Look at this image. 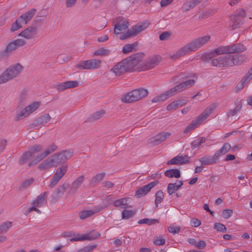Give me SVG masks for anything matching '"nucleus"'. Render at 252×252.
I'll return each instance as SVG.
<instances>
[{
	"label": "nucleus",
	"mask_w": 252,
	"mask_h": 252,
	"mask_svg": "<svg viewBox=\"0 0 252 252\" xmlns=\"http://www.w3.org/2000/svg\"><path fill=\"white\" fill-rule=\"evenodd\" d=\"M161 58L159 55H154L149 57L143 63V70L151 69L157 66L160 62Z\"/></svg>",
	"instance_id": "18"
},
{
	"label": "nucleus",
	"mask_w": 252,
	"mask_h": 252,
	"mask_svg": "<svg viewBox=\"0 0 252 252\" xmlns=\"http://www.w3.org/2000/svg\"><path fill=\"white\" fill-rule=\"evenodd\" d=\"M171 32L169 31H166L162 32L159 36L160 40H168L171 36Z\"/></svg>",
	"instance_id": "53"
},
{
	"label": "nucleus",
	"mask_w": 252,
	"mask_h": 252,
	"mask_svg": "<svg viewBox=\"0 0 252 252\" xmlns=\"http://www.w3.org/2000/svg\"><path fill=\"white\" fill-rule=\"evenodd\" d=\"M26 44V42L23 39H17L9 43L5 48L4 51L8 56L10 53L16 50L20 47L23 46Z\"/></svg>",
	"instance_id": "19"
},
{
	"label": "nucleus",
	"mask_w": 252,
	"mask_h": 252,
	"mask_svg": "<svg viewBox=\"0 0 252 252\" xmlns=\"http://www.w3.org/2000/svg\"><path fill=\"white\" fill-rule=\"evenodd\" d=\"M215 49L211 51L202 57V59L204 62H210V64L213 66L217 67H225L227 66H232L234 65H238L241 63L246 59V57L242 55H227L224 56L219 57L215 58L216 56L220 54H214L212 57L209 58L207 56L212 52H214Z\"/></svg>",
	"instance_id": "1"
},
{
	"label": "nucleus",
	"mask_w": 252,
	"mask_h": 252,
	"mask_svg": "<svg viewBox=\"0 0 252 252\" xmlns=\"http://www.w3.org/2000/svg\"><path fill=\"white\" fill-rule=\"evenodd\" d=\"M111 53V51L107 47H104L99 48L93 53L95 56H107Z\"/></svg>",
	"instance_id": "41"
},
{
	"label": "nucleus",
	"mask_w": 252,
	"mask_h": 252,
	"mask_svg": "<svg viewBox=\"0 0 252 252\" xmlns=\"http://www.w3.org/2000/svg\"><path fill=\"white\" fill-rule=\"evenodd\" d=\"M159 221L158 219H144L140 220L138 223L139 224H147L148 225H151L158 223Z\"/></svg>",
	"instance_id": "50"
},
{
	"label": "nucleus",
	"mask_w": 252,
	"mask_h": 252,
	"mask_svg": "<svg viewBox=\"0 0 252 252\" xmlns=\"http://www.w3.org/2000/svg\"><path fill=\"white\" fill-rule=\"evenodd\" d=\"M69 187V184L67 183H65L59 186L60 189L64 193L66 190Z\"/></svg>",
	"instance_id": "64"
},
{
	"label": "nucleus",
	"mask_w": 252,
	"mask_h": 252,
	"mask_svg": "<svg viewBox=\"0 0 252 252\" xmlns=\"http://www.w3.org/2000/svg\"><path fill=\"white\" fill-rule=\"evenodd\" d=\"M51 118L49 114H45L35 120L34 125L35 126H39L48 123Z\"/></svg>",
	"instance_id": "36"
},
{
	"label": "nucleus",
	"mask_w": 252,
	"mask_h": 252,
	"mask_svg": "<svg viewBox=\"0 0 252 252\" xmlns=\"http://www.w3.org/2000/svg\"><path fill=\"white\" fill-rule=\"evenodd\" d=\"M37 28L34 26L29 27L19 34V36H22L27 39H32L37 37Z\"/></svg>",
	"instance_id": "24"
},
{
	"label": "nucleus",
	"mask_w": 252,
	"mask_h": 252,
	"mask_svg": "<svg viewBox=\"0 0 252 252\" xmlns=\"http://www.w3.org/2000/svg\"><path fill=\"white\" fill-rule=\"evenodd\" d=\"M187 100L185 99H179L177 101H174L168 104L166 107V110L167 111H171L173 110L176 109L178 107H180L183 105H185L187 104Z\"/></svg>",
	"instance_id": "33"
},
{
	"label": "nucleus",
	"mask_w": 252,
	"mask_h": 252,
	"mask_svg": "<svg viewBox=\"0 0 252 252\" xmlns=\"http://www.w3.org/2000/svg\"><path fill=\"white\" fill-rule=\"evenodd\" d=\"M246 11L241 8L237 9L235 12L232 14L230 18L231 22L230 27L233 30L238 28L243 24L244 18L246 17Z\"/></svg>",
	"instance_id": "13"
},
{
	"label": "nucleus",
	"mask_w": 252,
	"mask_h": 252,
	"mask_svg": "<svg viewBox=\"0 0 252 252\" xmlns=\"http://www.w3.org/2000/svg\"><path fill=\"white\" fill-rule=\"evenodd\" d=\"M170 135L171 133L168 132L159 133L155 136L150 138L149 139V143L154 146L158 145L165 141Z\"/></svg>",
	"instance_id": "25"
},
{
	"label": "nucleus",
	"mask_w": 252,
	"mask_h": 252,
	"mask_svg": "<svg viewBox=\"0 0 252 252\" xmlns=\"http://www.w3.org/2000/svg\"><path fill=\"white\" fill-rule=\"evenodd\" d=\"M210 38L211 36L209 35H206L197 38L180 48L173 55H170V58L172 60H176L189 52L195 51L210 41Z\"/></svg>",
	"instance_id": "4"
},
{
	"label": "nucleus",
	"mask_w": 252,
	"mask_h": 252,
	"mask_svg": "<svg viewBox=\"0 0 252 252\" xmlns=\"http://www.w3.org/2000/svg\"><path fill=\"white\" fill-rule=\"evenodd\" d=\"M24 69V67L20 63L13 64L0 75V84L10 81L17 77Z\"/></svg>",
	"instance_id": "6"
},
{
	"label": "nucleus",
	"mask_w": 252,
	"mask_h": 252,
	"mask_svg": "<svg viewBox=\"0 0 252 252\" xmlns=\"http://www.w3.org/2000/svg\"><path fill=\"white\" fill-rule=\"evenodd\" d=\"M105 113V111L103 109H101L97 111L92 115H91L87 119V121L89 122H94L101 118H102Z\"/></svg>",
	"instance_id": "35"
},
{
	"label": "nucleus",
	"mask_w": 252,
	"mask_h": 252,
	"mask_svg": "<svg viewBox=\"0 0 252 252\" xmlns=\"http://www.w3.org/2000/svg\"><path fill=\"white\" fill-rule=\"evenodd\" d=\"M100 236L98 232H96L94 230L90 232L85 235L80 236L70 239L71 241H82L86 240L90 241L97 239Z\"/></svg>",
	"instance_id": "26"
},
{
	"label": "nucleus",
	"mask_w": 252,
	"mask_h": 252,
	"mask_svg": "<svg viewBox=\"0 0 252 252\" xmlns=\"http://www.w3.org/2000/svg\"><path fill=\"white\" fill-rule=\"evenodd\" d=\"M137 45V42H135L132 44H127L123 47L122 52L124 54H127L132 51V50Z\"/></svg>",
	"instance_id": "43"
},
{
	"label": "nucleus",
	"mask_w": 252,
	"mask_h": 252,
	"mask_svg": "<svg viewBox=\"0 0 252 252\" xmlns=\"http://www.w3.org/2000/svg\"><path fill=\"white\" fill-rule=\"evenodd\" d=\"M218 106V103H214L209 106L200 115L197 116L195 120L188 126L184 130V133H187L194 129L200 125L211 114L212 112Z\"/></svg>",
	"instance_id": "8"
},
{
	"label": "nucleus",
	"mask_w": 252,
	"mask_h": 252,
	"mask_svg": "<svg viewBox=\"0 0 252 252\" xmlns=\"http://www.w3.org/2000/svg\"><path fill=\"white\" fill-rule=\"evenodd\" d=\"M64 193L60 189V188L58 187L54 191L52 195V201L54 202H56Z\"/></svg>",
	"instance_id": "48"
},
{
	"label": "nucleus",
	"mask_w": 252,
	"mask_h": 252,
	"mask_svg": "<svg viewBox=\"0 0 252 252\" xmlns=\"http://www.w3.org/2000/svg\"><path fill=\"white\" fill-rule=\"evenodd\" d=\"M102 66V61L96 59H91L81 61L75 65V67L80 70H95L100 68Z\"/></svg>",
	"instance_id": "12"
},
{
	"label": "nucleus",
	"mask_w": 252,
	"mask_h": 252,
	"mask_svg": "<svg viewBox=\"0 0 252 252\" xmlns=\"http://www.w3.org/2000/svg\"><path fill=\"white\" fill-rule=\"evenodd\" d=\"M105 176L104 172L97 174L95 176L93 177L91 181L90 184L92 187H95L100 182H101Z\"/></svg>",
	"instance_id": "38"
},
{
	"label": "nucleus",
	"mask_w": 252,
	"mask_h": 252,
	"mask_svg": "<svg viewBox=\"0 0 252 252\" xmlns=\"http://www.w3.org/2000/svg\"><path fill=\"white\" fill-rule=\"evenodd\" d=\"M135 213V211L124 210L122 212V218L123 219H128L132 217Z\"/></svg>",
	"instance_id": "52"
},
{
	"label": "nucleus",
	"mask_w": 252,
	"mask_h": 252,
	"mask_svg": "<svg viewBox=\"0 0 252 252\" xmlns=\"http://www.w3.org/2000/svg\"><path fill=\"white\" fill-rule=\"evenodd\" d=\"M205 141L206 138L205 137H199L191 143L190 144L192 149H195L198 147L201 144L204 143Z\"/></svg>",
	"instance_id": "44"
},
{
	"label": "nucleus",
	"mask_w": 252,
	"mask_h": 252,
	"mask_svg": "<svg viewBox=\"0 0 252 252\" xmlns=\"http://www.w3.org/2000/svg\"><path fill=\"white\" fill-rule=\"evenodd\" d=\"M197 4L195 0H189V1L184 4L183 8L185 11H188L194 7Z\"/></svg>",
	"instance_id": "45"
},
{
	"label": "nucleus",
	"mask_w": 252,
	"mask_h": 252,
	"mask_svg": "<svg viewBox=\"0 0 252 252\" xmlns=\"http://www.w3.org/2000/svg\"><path fill=\"white\" fill-rule=\"evenodd\" d=\"M129 198H123L118 199L114 202L113 205L116 207H121L123 208H131L132 206L127 204Z\"/></svg>",
	"instance_id": "37"
},
{
	"label": "nucleus",
	"mask_w": 252,
	"mask_h": 252,
	"mask_svg": "<svg viewBox=\"0 0 252 252\" xmlns=\"http://www.w3.org/2000/svg\"><path fill=\"white\" fill-rule=\"evenodd\" d=\"M77 0H65V6L67 8H70L74 6Z\"/></svg>",
	"instance_id": "60"
},
{
	"label": "nucleus",
	"mask_w": 252,
	"mask_h": 252,
	"mask_svg": "<svg viewBox=\"0 0 252 252\" xmlns=\"http://www.w3.org/2000/svg\"><path fill=\"white\" fill-rule=\"evenodd\" d=\"M58 146L55 144L52 143L49 145L47 149L42 153L37 155L33 160L30 162L28 166L31 167L35 164H36L45 158L48 155L57 150Z\"/></svg>",
	"instance_id": "16"
},
{
	"label": "nucleus",
	"mask_w": 252,
	"mask_h": 252,
	"mask_svg": "<svg viewBox=\"0 0 252 252\" xmlns=\"http://www.w3.org/2000/svg\"><path fill=\"white\" fill-rule=\"evenodd\" d=\"M117 23L114 26V33L116 35H118L121 33L123 31L126 30L129 26V23L128 21L120 16L116 19Z\"/></svg>",
	"instance_id": "20"
},
{
	"label": "nucleus",
	"mask_w": 252,
	"mask_h": 252,
	"mask_svg": "<svg viewBox=\"0 0 252 252\" xmlns=\"http://www.w3.org/2000/svg\"><path fill=\"white\" fill-rule=\"evenodd\" d=\"M206 246V242L203 240H200L197 242L195 247L198 249H203Z\"/></svg>",
	"instance_id": "61"
},
{
	"label": "nucleus",
	"mask_w": 252,
	"mask_h": 252,
	"mask_svg": "<svg viewBox=\"0 0 252 252\" xmlns=\"http://www.w3.org/2000/svg\"><path fill=\"white\" fill-rule=\"evenodd\" d=\"M30 95L28 90L24 89L19 94L17 100V108H21L29 102Z\"/></svg>",
	"instance_id": "23"
},
{
	"label": "nucleus",
	"mask_w": 252,
	"mask_h": 252,
	"mask_svg": "<svg viewBox=\"0 0 252 252\" xmlns=\"http://www.w3.org/2000/svg\"><path fill=\"white\" fill-rule=\"evenodd\" d=\"M153 243L157 246L163 245L165 243V240L162 238H157L154 240Z\"/></svg>",
	"instance_id": "57"
},
{
	"label": "nucleus",
	"mask_w": 252,
	"mask_h": 252,
	"mask_svg": "<svg viewBox=\"0 0 252 252\" xmlns=\"http://www.w3.org/2000/svg\"><path fill=\"white\" fill-rule=\"evenodd\" d=\"M7 141L5 139L0 140V152H3L6 145Z\"/></svg>",
	"instance_id": "62"
},
{
	"label": "nucleus",
	"mask_w": 252,
	"mask_h": 252,
	"mask_svg": "<svg viewBox=\"0 0 252 252\" xmlns=\"http://www.w3.org/2000/svg\"><path fill=\"white\" fill-rule=\"evenodd\" d=\"M195 81L194 79H190L186 81H184L154 98L152 100V102L156 103L163 101L167 99L169 97H171L176 94L192 86L195 84Z\"/></svg>",
	"instance_id": "5"
},
{
	"label": "nucleus",
	"mask_w": 252,
	"mask_h": 252,
	"mask_svg": "<svg viewBox=\"0 0 252 252\" xmlns=\"http://www.w3.org/2000/svg\"><path fill=\"white\" fill-rule=\"evenodd\" d=\"M78 85L79 83L77 81H67L56 85L55 88L59 92H61L67 89L76 88Z\"/></svg>",
	"instance_id": "27"
},
{
	"label": "nucleus",
	"mask_w": 252,
	"mask_h": 252,
	"mask_svg": "<svg viewBox=\"0 0 252 252\" xmlns=\"http://www.w3.org/2000/svg\"><path fill=\"white\" fill-rule=\"evenodd\" d=\"M214 228L218 231L222 233H225L227 231V229L225 225L220 222H216L214 225Z\"/></svg>",
	"instance_id": "51"
},
{
	"label": "nucleus",
	"mask_w": 252,
	"mask_h": 252,
	"mask_svg": "<svg viewBox=\"0 0 252 252\" xmlns=\"http://www.w3.org/2000/svg\"><path fill=\"white\" fill-rule=\"evenodd\" d=\"M233 214V211L229 209H226L222 212V217L225 219L229 218Z\"/></svg>",
	"instance_id": "54"
},
{
	"label": "nucleus",
	"mask_w": 252,
	"mask_h": 252,
	"mask_svg": "<svg viewBox=\"0 0 252 252\" xmlns=\"http://www.w3.org/2000/svg\"><path fill=\"white\" fill-rule=\"evenodd\" d=\"M55 166H56L55 164L51 157L50 158L43 160L40 163L38 166V169L39 170H45Z\"/></svg>",
	"instance_id": "31"
},
{
	"label": "nucleus",
	"mask_w": 252,
	"mask_h": 252,
	"mask_svg": "<svg viewBox=\"0 0 252 252\" xmlns=\"http://www.w3.org/2000/svg\"><path fill=\"white\" fill-rule=\"evenodd\" d=\"M36 9L32 8L27 12L21 15L12 25L10 30L11 32L19 30L22 28V25H26L34 15Z\"/></svg>",
	"instance_id": "11"
},
{
	"label": "nucleus",
	"mask_w": 252,
	"mask_h": 252,
	"mask_svg": "<svg viewBox=\"0 0 252 252\" xmlns=\"http://www.w3.org/2000/svg\"><path fill=\"white\" fill-rule=\"evenodd\" d=\"M73 150H64L54 154L52 158L55 166L64 163L73 156Z\"/></svg>",
	"instance_id": "15"
},
{
	"label": "nucleus",
	"mask_w": 252,
	"mask_h": 252,
	"mask_svg": "<svg viewBox=\"0 0 252 252\" xmlns=\"http://www.w3.org/2000/svg\"><path fill=\"white\" fill-rule=\"evenodd\" d=\"M189 159L190 157L186 155L177 156L171 160L168 161L167 164H185L189 162Z\"/></svg>",
	"instance_id": "28"
},
{
	"label": "nucleus",
	"mask_w": 252,
	"mask_h": 252,
	"mask_svg": "<svg viewBox=\"0 0 252 252\" xmlns=\"http://www.w3.org/2000/svg\"><path fill=\"white\" fill-rule=\"evenodd\" d=\"M40 105V102L39 101L33 102L28 105L17 114L15 118V121H19L28 117L31 113L36 110Z\"/></svg>",
	"instance_id": "14"
},
{
	"label": "nucleus",
	"mask_w": 252,
	"mask_h": 252,
	"mask_svg": "<svg viewBox=\"0 0 252 252\" xmlns=\"http://www.w3.org/2000/svg\"><path fill=\"white\" fill-rule=\"evenodd\" d=\"M85 179V176L80 175L75 179L71 183L70 188L67 191L68 195H71L76 192Z\"/></svg>",
	"instance_id": "22"
},
{
	"label": "nucleus",
	"mask_w": 252,
	"mask_h": 252,
	"mask_svg": "<svg viewBox=\"0 0 252 252\" xmlns=\"http://www.w3.org/2000/svg\"><path fill=\"white\" fill-rule=\"evenodd\" d=\"M33 158L32 155L29 151L25 152L20 158L18 163L20 165L26 163L29 160Z\"/></svg>",
	"instance_id": "42"
},
{
	"label": "nucleus",
	"mask_w": 252,
	"mask_h": 252,
	"mask_svg": "<svg viewBox=\"0 0 252 252\" xmlns=\"http://www.w3.org/2000/svg\"><path fill=\"white\" fill-rule=\"evenodd\" d=\"M104 208V207L101 206L98 207H95L92 210H85L81 211L79 213V217L80 219L84 220L94 215V214L100 212Z\"/></svg>",
	"instance_id": "30"
},
{
	"label": "nucleus",
	"mask_w": 252,
	"mask_h": 252,
	"mask_svg": "<svg viewBox=\"0 0 252 252\" xmlns=\"http://www.w3.org/2000/svg\"><path fill=\"white\" fill-rule=\"evenodd\" d=\"M67 168V165H64L61 166L56 170V171L54 174L49 185V187L51 188H53L58 184L59 182L66 173Z\"/></svg>",
	"instance_id": "17"
},
{
	"label": "nucleus",
	"mask_w": 252,
	"mask_h": 252,
	"mask_svg": "<svg viewBox=\"0 0 252 252\" xmlns=\"http://www.w3.org/2000/svg\"><path fill=\"white\" fill-rule=\"evenodd\" d=\"M149 91L144 88L132 90L122 97V101L125 103H131L138 101L148 95Z\"/></svg>",
	"instance_id": "10"
},
{
	"label": "nucleus",
	"mask_w": 252,
	"mask_h": 252,
	"mask_svg": "<svg viewBox=\"0 0 252 252\" xmlns=\"http://www.w3.org/2000/svg\"><path fill=\"white\" fill-rule=\"evenodd\" d=\"M47 192H45L40 194L39 196H37L36 199L32 201V205H35L37 207H40L45 204L46 202V198L47 197Z\"/></svg>",
	"instance_id": "34"
},
{
	"label": "nucleus",
	"mask_w": 252,
	"mask_h": 252,
	"mask_svg": "<svg viewBox=\"0 0 252 252\" xmlns=\"http://www.w3.org/2000/svg\"><path fill=\"white\" fill-rule=\"evenodd\" d=\"M164 175L168 178H180L181 176L180 171L178 169H171L167 170L164 172Z\"/></svg>",
	"instance_id": "40"
},
{
	"label": "nucleus",
	"mask_w": 252,
	"mask_h": 252,
	"mask_svg": "<svg viewBox=\"0 0 252 252\" xmlns=\"http://www.w3.org/2000/svg\"><path fill=\"white\" fill-rule=\"evenodd\" d=\"M156 199L155 204L156 207H157L159 203H160L163 200L164 197V194L162 190H159L156 193Z\"/></svg>",
	"instance_id": "47"
},
{
	"label": "nucleus",
	"mask_w": 252,
	"mask_h": 252,
	"mask_svg": "<svg viewBox=\"0 0 252 252\" xmlns=\"http://www.w3.org/2000/svg\"><path fill=\"white\" fill-rule=\"evenodd\" d=\"M33 181V178H30L28 180H25L23 182V186L25 188L29 187Z\"/></svg>",
	"instance_id": "63"
},
{
	"label": "nucleus",
	"mask_w": 252,
	"mask_h": 252,
	"mask_svg": "<svg viewBox=\"0 0 252 252\" xmlns=\"http://www.w3.org/2000/svg\"><path fill=\"white\" fill-rule=\"evenodd\" d=\"M210 38L211 36L209 35H206L197 38L180 48L173 55H170V58L172 60H176L189 52L195 51L210 41Z\"/></svg>",
	"instance_id": "3"
},
{
	"label": "nucleus",
	"mask_w": 252,
	"mask_h": 252,
	"mask_svg": "<svg viewBox=\"0 0 252 252\" xmlns=\"http://www.w3.org/2000/svg\"><path fill=\"white\" fill-rule=\"evenodd\" d=\"M144 57V54L141 52L133 54L116 63L110 71L116 76L133 72L135 67L142 61Z\"/></svg>",
	"instance_id": "2"
},
{
	"label": "nucleus",
	"mask_w": 252,
	"mask_h": 252,
	"mask_svg": "<svg viewBox=\"0 0 252 252\" xmlns=\"http://www.w3.org/2000/svg\"><path fill=\"white\" fill-rule=\"evenodd\" d=\"M149 25V23L148 21H145L140 22L138 24L132 26L129 30L130 32L132 33L133 36L136 35L139 32L145 30Z\"/></svg>",
	"instance_id": "29"
},
{
	"label": "nucleus",
	"mask_w": 252,
	"mask_h": 252,
	"mask_svg": "<svg viewBox=\"0 0 252 252\" xmlns=\"http://www.w3.org/2000/svg\"><path fill=\"white\" fill-rule=\"evenodd\" d=\"M43 149V148L41 145H34L30 148L29 151L31 152L33 157L35 154L41 152Z\"/></svg>",
	"instance_id": "49"
},
{
	"label": "nucleus",
	"mask_w": 252,
	"mask_h": 252,
	"mask_svg": "<svg viewBox=\"0 0 252 252\" xmlns=\"http://www.w3.org/2000/svg\"><path fill=\"white\" fill-rule=\"evenodd\" d=\"M180 227H174L172 226H170L168 227L169 232L174 234L178 233L180 231Z\"/></svg>",
	"instance_id": "59"
},
{
	"label": "nucleus",
	"mask_w": 252,
	"mask_h": 252,
	"mask_svg": "<svg viewBox=\"0 0 252 252\" xmlns=\"http://www.w3.org/2000/svg\"><path fill=\"white\" fill-rule=\"evenodd\" d=\"M96 247V245L88 246L78 250L76 252H90Z\"/></svg>",
	"instance_id": "55"
},
{
	"label": "nucleus",
	"mask_w": 252,
	"mask_h": 252,
	"mask_svg": "<svg viewBox=\"0 0 252 252\" xmlns=\"http://www.w3.org/2000/svg\"><path fill=\"white\" fill-rule=\"evenodd\" d=\"M201 223L200 220L195 218H193L190 220V225L193 227L199 226Z\"/></svg>",
	"instance_id": "58"
},
{
	"label": "nucleus",
	"mask_w": 252,
	"mask_h": 252,
	"mask_svg": "<svg viewBox=\"0 0 252 252\" xmlns=\"http://www.w3.org/2000/svg\"><path fill=\"white\" fill-rule=\"evenodd\" d=\"M231 149V145L229 143H225L222 147L217 151L212 156H207L200 158L198 160L201 162V166L213 164L218 161L219 157L225 154Z\"/></svg>",
	"instance_id": "7"
},
{
	"label": "nucleus",
	"mask_w": 252,
	"mask_h": 252,
	"mask_svg": "<svg viewBox=\"0 0 252 252\" xmlns=\"http://www.w3.org/2000/svg\"><path fill=\"white\" fill-rule=\"evenodd\" d=\"M252 78V67L249 70L247 74L243 78L242 80L238 85V87L242 89L245 84H247Z\"/></svg>",
	"instance_id": "39"
},
{
	"label": "nucleus",
	"mask_w": 252,
	"mask_h": 252,
	"mask_svg": "<svg viewBox=\"0 0 252 252\" xmlns=\"http://www.w3.org/2000/svg\"><path fill=\"white\" fill-rule=\"evenodd\" d=\"M131 36H133V35H132V33L131 32H130V30L129 29L127 31V32H126L121 35L120 38L121 40H124V39H127L128 38H129Z\"/></svg>",
	"instance_id": "56"
},
{
	"label": "nucleus",
	"mask_w": 252,
	"mask_h": 252,
	"mask_svg": "<svg viewBox=\"0 0 252 252\" xmlns=\"http://www.w3.org/2000/svg\"><path fill=\"white\" fill-rule=\"evenodd\" d=\"M246 48L243 44L241 43L233 44L231 45L225 46H220L215 49L214 52L209 54L207 57L211 58L215 54H229L235 53L243 52L246 50Z\"/></svg>",
	"instance_id": "9"
},
{
	"label": "nucleus",
	"mask_w": 252,
	"mask_h": 252,
	"mask_svg": "<svg viewBox=\"0 0 252 252\" xmlns=\"http://www.w3.org/2000/svg\"><path fill=\"white\" fill-rule=\"evenodd\" d=\"M12 222L6 221L0 225V234L6 233L12 226Z\"/></svg>",
	"instance_id": "46"
},
{
	"label": "nucleus",
	"mask_w": 252,
	"mask_h": 252,
	"mask_svg": "<svg viewBox=\"0 0 252 252\" xmlns=\"http://www.w3.org/2000/svg\"><path fill=\"white\" fill-rule=\"evenodd\" d=\"M158 184V181H155L154 182L150 183L149 184L142 186L137 189L135 193V196L137 198H140L141 197L145 196L148 193H149L152 189L155 187Z\"/></svg>",
	"instance_id": "21"
},
{
	"label": "nucleus",
	"mask_w": 252,
	"mask_h": 252,
	"mask_svg": "<svg viewBox=\"0 0 252 252\" xmlns=\"http://www.w3.org/2000/svg\"><path fill=\"white\" fill-rule=\"evenodd\" d=\"M183 185L182 181H177L175 183H169L167 186V192L169 195H171L178 190Z\"/></svg>",
	"instance_id": "32"
}]
</instances>
